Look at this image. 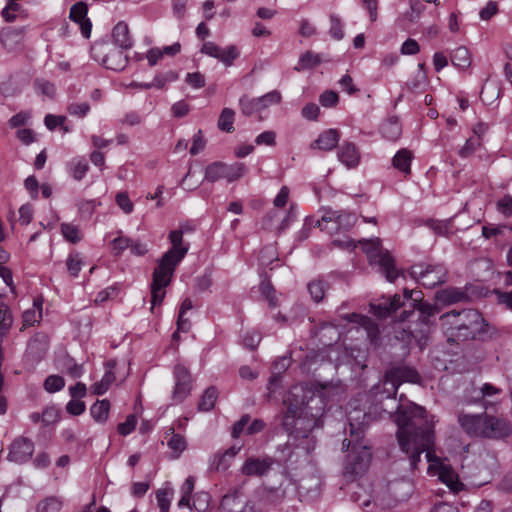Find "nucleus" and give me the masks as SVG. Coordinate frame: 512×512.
Listing matches in <instances>:
<instances>
[{"label":"nucleus","instance_id":"nucleus-10","mask_svg":"<svg viewBox=\"0 0 512 512\" xmlns=\"http://www.w3.org/2000/svg\"><path fill=\"white\" fill-rule=\"evenodd\" d=\"M356 216L345 211L326 210L321 220H317L316 225L321 230H348L354 226Z\"/></svg>","mask_w":512,"mask_h":512},{"label":"nucleus","instance_id":"nucleus-53","mask_svg":"<svg viewBox=\"0 0 512 512\" xmlns=\"http://www.w3.org/2000/svg\"><path fill=\"white\" fill-rule=\"evenodd\" d=\"M260 291L266 297L271 307H275L277 305L276 292L270 282L262 281L260 284Z\"/></svg>","mask_w":512,"mask_h":512},{"label":"nucleus","instance_id":"nucleus-1","mask_svg":"<svg viewBox=\"0 0 512 512\" xmlns=\"http://www.w3.org/2000/svg\"><path fill=\"white\" fill-rule=\"evenodd\" d=\"M395 422L398 426L399 447L409 456L411 466L415 468L421 459V454L426 452L429 473L437 475L439 480L452 491H459L461 483L457 473L433 451L434 416L429 417L422 406L408 402L397 406Z\"/></svg>","mask_w":512,"mask_h":512},{"label":"nucleus","instance_id":"nucleus-21","mask_svg":"<svg viewBox=\"0 0 512 512\" xmlns=\"http://www.w3.org/2000/svg\"><path fill=\"white\" fill-rule=\"evenodd\" d=\"M115 365L116 363L113 360H110L106 363L105 374L103 375L102 379L99 382H96L93 385H91V393L95 395H103L109 390L112 383L116 380L114 373Z\"/></svg>","mask_w":512,"mask_h":512},{"label":"nucleus","instance_id":"nucleus-25","mask_svg":"<svg viewBox=\"0 0 512 512\" xmlns=\"http://www.w3.org/2000/svg\"><path fill=\"white\" fill-rule=\"evenodd\" d=\"M88 170L89 164L84 157H74L68 163V173L76 181H81Z\"/></svg>","mask_w":512,"mask_h":512},{"label":"nucleus","instance_id":"nucleus-19","mask_svg":"<svg viewBox=\"0 0 512 512\" xmlns=\"http://www.w3.org/2000/svg\"><path fill=\"white\" fill-rule=\"evenodd\" d=\"M486 430L487 434L485 437L501 438L508 436L512 431V427L505 419L488 415V425Z\"/></svg>","mask_w":512,"mask_h":512},{"label":"nucleus","instance_id":"nucleus-23","mask_svg":"<svg viewBox=\"0 0 512 512\" xmlns=\"http://www.w3.org/2000/svg\"><path fill=\"white\" fill-rule=\"evenodd\" d=\"M241 447L232 446L223 454H217L213 457L210 469L215 471H225L230 467L231 460L238 454Z\"/></svg>","mask_w":512,"mask_h":512},{"label":"nucleus","instance_id":"nucleus-46","mask_svg":"<svg viewBox=\"0 0 512 512\" xmlns=\"http://www.w3.org/2000/svg\"><path fill=\"white\" fill-rule=\"evenodd\" d=\"M481 143L482 141L475 137L467 139L458 152L459 156L462 158L471 156L481 146Z\"/></svg>","mask_w":512,"mask_h":512},{"label":"nucleus","instance_id":"nucleus-15","mask_svg":"<svg viewBox=\"0 0 512 512\" xmlns=\"http://www.w3.org/2000/svg\"><path fill=\"white\" fill-rule=\"evenodd\" d=\"M272 464V459L268 457H249L243 463L240 472L248 477H263L270 471Z\"/></svg>","mask_w":512,"mask_h":512},{"label":"nucleus","instance_id":"nucleus-43","mask_svg":"<svg viewBox=\"0 0 512 512\" xmlns=\"http://www.w3.org/2000/svg\"><path fill=\"white\" fill-rule=\"evenodd\" d=\"M326 290V284L321 280H314L308 284V291L315 302L323 299Z\"/></svg>","mask_w":512,"mask_h":512},{"label":"nucleus","instance_id":"nucleus-24","mask_svg":"<svg viewBox=\"0 0 512 512\" xmlns=\"http://www.w3.org/2000/svg\"><path fill=\"white\" fill-rule=\"evenodd\" d=\"M114 42L122 49H130L133 46V41L129 34L128 25L125 22H119L113 29Z\"/></svg>","mask_w":512,"mask_h":512},{"label":"nucleus","instance_id":"nucleus-2","mask_svg":"<svg viewBox=\"0 0 512 512\" xmlns=\"http://www.w3.org/2000/svg\"><path fill=\"white\" fill-rule=\"evenodd\" d=\"M287 411L283 417L285 430L294 438H306L318 425L323 414V402L301 385L294 386L287 398Z\"/></svg>","mask_w":512,"mask_h":512},{"label":"nucleus","instance_id":"nucleus-45","mask_svg":"<svg viewBox=\"0 0 512 512\" xmlns=\"http://www.w3.org/2000/svg\"><path fill=\"white\" fill-rule=\"evenodd\" d=\"M240 107L244 115L250 116L256 112H260V106L257 102V98L249 99L245 96L240 98Z\"/></svg>","mask_w":512,"mask_h":512},{"label":"nucleus","instance_id":"nucleus-63","mask_svg":"<svg viewBox=\"0 0 512 512\" xmlns=\"http://www.w3.org/2000/svg\"><path fill=\"white\" fill-rule=\"evenodd\" d=\"M319 113L320 109L315 103L306 104L301 111L302 116L307 120H317Z\"/></svg>","mask_w":512,"mask_h":512},{"label":"nucleus","instance_id":"nucleus-52","mask_svg":"<svg viewBox=\"0 0 512 512\" xmlns=\"http://www.w3.org/2000/svg\"><path fill=\"white\" fill-rule=\"evenodd\" d=\"M338 101V94L333 90H327L319 96V102L325 108L336 106Z\"/></svg>","mask_w":512,"mask_h":512},{"label":"nucleus","instance_id":"nucleus-3","mask_svg":"<svg viewBox=\"0 0 512 512\" xmlns=\"http://www.w3.org/2000/svg\"><path fill=\"white\" fill-rule=\"evenodd\" d=\"M357 418H349L350 438L343 441V448L351 447L344 463V474L351 477L364 474L368 470L372 458L371 447L363 439V423L356 424L354 422Z\"/></svg>","mask_w":512,"mask_h":512},{"label":"nucleus","instance_id":"nucleus-59","mask_svg":"<svg viewBox=\"0 0 512 512\" xmlns=\"http://www.w3.org/2000/svg\"><path fill=\"white\" fill-rule=\"evenodd\" d=\"M185 82L194 89H199L205 86V78L199 72L188 73L185 77Z\"/></svg>","mask_w":512,"mask_h":512},{"label":"nucleus","instance_id":"nucleus-22","mask_svg":"<svg viewBox=\"0 0 512 512\" xmlns=\"http://www.w3.org/2000/svg\"><path fill=\"white\" fill-rule=\"evenodd\" d=\"M101 61L107 69L120 71L127 65L128 58L124 55L122 50L112 48L105 54Z\"/></svg>","mask_w":512,"mask_h":512},{"label":"nucleus","instance_id":"nucleus-48","mask_svg":"<svg viewBox=\"0 0 512 512\" xmlns=\"http://www.w3.org/2000/svg\"><path fill=\"white\" fill-rule=\"evenodd\" d=\"M61 232H62L63 236L65 237V239L72 243H77L81 240V235L79 233V229L72 224H67V223L62 224Z\"/></svg>","mask_w":512,"mask_h":512},{"label":"nucleus","instance_id":"nucleus-39","mask_svg":"<svg viewBox=\"0 0 512 512\" xmlns=\"http://www.w3.org/2000/svg\"><path fill=\"white\" fill-rule=\"evenodd\" d=\"M349 321L358 323L360 326H362L367 331L368 336H372L377 332L376 324L371 318L367 316L351 314L349 316Z\"/></svg>","mask_w":512,"mask_h":512},{"label":"nucleus","instance_id":"nucleus-9","mask_svg":"<svg viewBox=\"0 0 512 512\" xmlns=\"http://www.w3.org/2000/svg\"><path fill=\"white\" fill-rule=\"evenodd\" d=\"M173 269L157 265L152 275L151 284V310L155 306L160 305L165 297V287L170 284L171 278L174 274Z\"/></svg>","mask_w":512,"mask_h":512},{"label":"nucleus","instance_id":"nucleus-17","mask_svg":"<svg viewBox=\"0 0 512 512\" xmlns=\"http://www.w3.org/2000/svg\"><path fill=\"white\" fill-rule=\"evenodd\" d=\"M88 8L83 2H78L70 8L69 18L80 25L82 34L88 38L91 33L92 24L87 18Z\"/></svg>","mask_w":512,"mask_h":512},{"label":"nucleus","instance_id":"nucleus-28","mask_svg":"<svg viewBox=\"0 0 512 512\" xmlns=\"http://www.w3.org/2000/svg\"><path fill=\"white\" fill-rule=\"evenodd\" d=\"M110 402L107 399L96 401L90 408L93 419L98 423H105L108 420Z\"/></svg>","mask_w":512,"mask_h":512},{"label":"nucleus","instance_id":"nucleus-32","mask_svg":"<svg viewBox=\"0 0 512 512\" xmlns=\"http://www.w3.org/2000/svg\"><path fill=\"white\" fill-rule=\"evenodd\" d=\"M422 9L418 1H410V10L397 19L398 25L404 27L407 23L415 22L421 15Z\"/></svg>","mask_w":512,"mask_h":512},{"label":"nucleus","instance_id":"nucleus-7","mask_svg":"<svg viewBox=\"0 0 512 512\" xmlns=\"http://www.w3.org/2000/svg\"><path fill=\"white\" fill-rule=\"evenodd\" d=\"M246 172L243 163L225 164L222 162H214L205 168L204 179L208 182H216L219 180H226L233 182L241 178Z\"/></svg>","mask_w":512,"mask_h":512},{"label":"nucleus","instance_id":"nucleus-6","mask_svg":"<svg viewBox=\"0 0 512 512\" xmlns=\"http://www.w3.org/2000/svg\"><path fill=\"white\" fill-rule=\"evenodd\" d=\"M409 273L425 288H434L447 280V270L442 264L418 263L411 266Z\"/></svg>","mask_w":512,"mask_h":512},{"label":"nucleus","instance_id":"nucleus-11","mask_svg":"<svg viewBox=\"0 0 512 512\" xmlns=\"http://www.w3.org/2000/svg\"><path fill=\"white\" fill-rule=\"evenodd\" d=\"M420 379L421 377L415 369L401 366L393 368L386 373L384 385H390V388H387V392L390 396L396 394L398 387L402 383H419Z\"/></svg>","mask_w":512,"mask_h":512},{"label":"nucleus","instance_id":"nucleus-62","mask_svg":"<svg viewBox=\"0 0 512 512\" xmlns=\"http://www.w3.org/2000/svg\"><path fill=\"white\" fill-rule=\"evenodd\" d=\"M190 111V106L183 100L174 103L171 107V113L176 118L186 116Z\"/></svg>","mask_w":512,"mask_h":512},{"label":"nucleus","instance_id":"nucleus-30","mask_svg":"<svg viewBox=\"0 0 512 512\" xmlns=\"http://www.w3.org/2000/svg\"><path fill=\"white\" fill-rule=\"evenodd\" d=\"M412 160V154L407 149L399 150L395 156L393 157L392 163L393 166L399 171L409 174L410 173V165Z\"/></svg>","mask_w":512,"mask_h":512},{"label":"nucleus","instance_id":"nucleus-16","mask_svg":"<svg viewBox=\"0 0 512 512\" xmlns=\"http://www.w3.org/2000/svg\"><path fill=\"white\" fill-rule=\"evenodd\" d=\"M337 158L348 169H353L359 165L361 154L354 143L345 141L338 148Z\"/></svg>","mask_w":512,"mask_h":512},{"label":"nucleus","instance_id":"nucleus-49","mask_svg":"<svg viewBox=\"0 0 512 512\" xmlns=\"http://www.w3.org/2000/svg\"><path fill=\"white\" fill-rule=\"evenodd\" d=\"M497 211L504 217H510L512 215V196L504 195L501 199L496 202Z\"/></svg>","mask_w":512,"mask_h":512},{"label":"nucleus","instance_id":"nucleus-50","mask_svg":"<svg viewBox=\"0 0 512 512\" xmlns=\"http://www.w3.org/2000/svg\"><path fill=\"white\" fill-rule=\"evenodd\" d=\"M115 201L124 213L130 214L133 212L134 205L126 192L117 193Z\"/></svg>","mask_w":512,"mask_h":512},{"label":"nucleus","instance_id":"nucleus-33","mask_svg":"<svg viewBox=\"0 0 512 512\" xmlns=\"http://www.w3.org/2000/svg\"><path fill=\"white\" fill-rule=\"evenodd\" d=\"M84 264V258L79 252L70 253L66 260L67 270L72 277H77Z\"/></svg>","mask_w":512,"mask_h":512},{"label":"nucleus","instance_id":"nucleus-20","mask_svg":"<svg viewBox=\"0 0 512 512\" xmlns=\"http://www.w3.org/2000/svg\"><path fill=\"white\" fill-rule=\"evenodd\" d=\"M401 306H403L401 296L396 294L392 298L383 299L379 304H371V310L376 316L384 318L399 309Z\"/></svg>","mask_w":512,"mask_h":512},{"label":"nucleus","instance_id":"nucleus-4","mask_svg":"<svg viewBox=\"0 0 512 512\" xmlns=\"http://www.w3.org/2000/svg\"><path fill=\"white\" fill-rule=\"evenodd\" d=\"M440 322L447 341L458 342L474 338L482 330L483 318L475 310H453L442 315Z\"/></svg>","mask_w":512,"mask_h":512},{"label":"nucleus","instance_id":"nucleus-29","mask_svg":"<svg viewBox=\"0 0 512 512\" xmlns=\"http://www.w3.org/2000/svg\"><path fill=\"white\" fill-rule=\"evenodd\" d=\"M450 58L452 64L459 69L468 68L471 65L472 61L469 50L464 46L456 48L451 53Z\"/></svg>","mask_w":512,"mask_h":512},{"label":"nucleus","instance_id":"nucleus-8","mask_svg":"<svg viewBox=\"0 0 512 512\" xmlns=\"http://www.w3.org/2000/svg\"><path fill=\"white\" fill-rule=\"evenodd\" d=\"M169 239L172 243V247L163 254L158 261V265L175 270L188 252V247L182 245L183 233L181 230L171 231Z\"/></svg>","mask_w":512,"mask_h":512},{"label":"nucleus","instance_id":"nucleus-12","mask_svg":"<svg viewBox=\"0 0 512 512\" xmlns=\"http://www.w3.org/2000/svg\"><path fill=\"white\" fill-rule=\"evenodd\" d=\"M175 387L172 399L175 403H181L188 397L191 391V375L189 370L182 364L174 368Z\"/></svg>","mask_w":512,"mask_h":512},{"label":"nucleus","instance_id":"nucleus-37","mask_svg":"<svg viewBox=\"0 0 512 512\" xmlns=\"http://www.w3.org/2000/svg\"><path fill=\"white\" fill-rule=\"evenodd\" d=\"M173 498L172 488H163L156 492L157 504L160 512H169L170 504Z\"/></svg>","mask_w":512,"mask_h":512},{"label":"nucleus","instance_id":"nucleus-13","mask_svg":"<svg viewBox=\"0 0 512 512\" xmlns=\"http://www.w3.org/2000/svg\"><path fill=\"white\" fill-rule=\"evenodd\" d=\"M34 443L26 437L16 438L9 446L8 460L18 464L27 462L33 455Z\"/></svg>","mask_w":512,"mask_h":512},{"label":"nucleus","instance_id":"nucleus-40","mask_svg":"<svg viewBox=\"0 0 512 512\" xmlns=\"http://www.w3.org/2000/svg\"><path fill=\"white\" fill-rule=\"evenodd\" d=\"M282 96L279 91L273 90L266 93L265 95L258 97L257 102L260 106L261 111L268 108L269 106L278 104L281 102Z\"/></svg>","mask_w":512,"mask_h":512},{"label":"nucleus","instance_id":"nucleus-61","mask_svg":"<svg viewBox=\"0 0 512 512\" xmlns=\"http://www.w3.org/2000/svg\"><path fill=\"white\" fill-rule=\"evenodd\" d=\"M420 51L419 44L414 39H407L400 48V53L402 55H415Z\"/></svg>","mask_w":512,"mask_h":512},{"label":"nucleus","instance_id":"nucleus-42","mask_svg":"<svg viewBox=\"0 0 512 512\" xmlns=\"http://www.w3.org/2000/svg\"><path fill=\"white\" fill-rule=\"evenodd\" d=\"M65 386L64 379L59 375H50L44 382V389L49 393H55L62 390Z\"/></svg>","mask_w":512,"mask_h":512},{"label":"nucleus","instance_id":"nucleus-47","mask_svg":"<svg viewBox=\"0 0 512 512\" xmlns=\"http://www.w3.org/2000/svg\"><path fill=\"white\" fill-rule=\"evenodd\" d=\"M167 445L178 457L186 449V440L183 436L173 433L167 441Z\"/></svg>","mask_w":512,"mask_h":512},{"label":"nucleus","instance_id":"nucleus-57","mask_svg":"<svg viewBox=\"0 0 512 512\" xmlns=\"http://www.w3.org/2000/svg\"><path fill=\"white\" fill-rule=\"evenodd\" d=\"M137 420L134 415L127 416L125 422L120 423L117 427L118 433L122 436L129 435L136 427Z\"/></svg>","mask_w":512,"mask_h":512},{"label":"nucleus","instance_id":"nucleus-18","mask_svg":"<svg viewBox=\"0 0 512 512\" xmlns=\"http://www.w3.org/2000/svg\"><path fill=\"white\" fill-rule=\"evenodd\" d=\"M339 140V132L336 129H328L323 131L318 138L310 144V148L331 151L337 146Z\"/></svg>","mask_w":512,"mask_h":512},{"label":"nucleus","instance_id":"nucleus-41","mask_svg":"<svg viewBox=\"0 0 512 512\" xmlns=\"http://www.w3.org/2000/svg\"><path fill=\"white\" fill-rule=\"evenodd\" d=\"M320 63L319 55L314 54L312 52L304 53L298 62V66L295 67L296 70L308 69L315 67Z\"/></svg>","mask_w":512,"mask_h":512},{"label":"nucleus","instance_id":"nucleus-35","mask_svg":"<svg viewBox=\"0 0 512 512\" xmlns=\"http://www.w3.org/2000/svg\"><path fill=\"white\" fill-rule=\"evenodd\" d=\"M217 397L218 393L214 387L207 388L199 402V410L204 412L210 411L214 407Z\"/></svg>","mask_w":512,"mask_h":512},{"label":"nucleus","instance_id":"nucleus-54","mask_svg":"<svg viewBox=\"0 0 512 512\" xmlns=\"http://www.w3.org/2000/svg\"><path fill=\"white\" fill-rule=\"evenodd\" d=\"M90 110V105L87 102L71 103L68 106V112L70 115L83 118Z\"/></svg>","mask_w":512,"mask_h":512},{"label":"nucleus","instance_id":"nucleus-55","mask_svg":"<svg viewBox=\"0 0 512 512\" xmlns=\"http://www.w3.org/2000/svg\"><path fill=\"white\" fill-rule=\"evenodd\" d=\"M330 34L336 40H341L344 36L343 24L338 16L331 15L330 17Z\"/></svg>","mask_w":512,"mask_h":512},{"label":"nucleus","instance_id":"nucleus-36","mask_svg":"<svg viewBox=\"0 0 512 512\" xmlns=\"http://www.w3.org/2000/svg\"><path fill=\"white\" fill-rule=\"evenodd\" d=\"M463 294L454 288L439 290L436 293V299L444 304H452L460 301Z\"/></svg>","mask_w":512,"mask_h":512},{"label":"nucleus","instance_id":"nucleus-34","mask_svg":"<svg viewBox=\"0 0 512 512\" xmlns=\"http://www.w3.org/2000/svg\"><path fill=\"white\" fill-rule=\"evenodd\" d=\"M177 79H178V73L171 70L164 74L155 76L153 82L145 84L142 87L145 89H150L152 87L162 89L167 83L174 82Z\"/></svg>","mask_w":512,"mask_h":512},{"label":"nucleus","instance_id":"nucleus-51","mask_svg":"<svg viewBox=\"0 0 512 512\" xmlns=\"http://www.w3.org/2000/svg\"><path fill=\"white\" fill-rule=\"evenodd\" d=\"M238 55L239 53L235 46H228L226 48H222L218 59L226 66H231Z\"/></svg>","mask_w":512,"mask_h":512},{"label":"nucleus","instance_id":"nucleus-26","mask_svg":"<svg viewBox=\"0 0 512 512\" xmlns=\"http://www.w3.org/2000/svg\"><path fill=\"white\" fill-rule=\"evenodd\" d=\"M23 38V31L18 29H7L1 34V44L7 51H14L18 48Z\"/></svg>","mask_w":512,"mask_h":512},{"label":"nucleus","instance_id":"nucleus-27","mask_svg":"<svg viewBox=\"0 0 512 512\" xmlns=\"http://www.w3.org/2000/svg\"><path fill=\"white\" fill-rule=\"evenodd\" d=\"M23 326H33L40 322L42 318V300L35 299L33 306L24 311L23 315Z\"/></svg>","mask_w":512,"mask_h":512},{"label":"nucleus","instance_id":"nucleus-31","mask_svg":"<svg viewBox=\"0 0 512 512\" xmlns=\"http://www.w3.org/2000/svg\"><path fill=\"white\" fill-rule=\"evenodd\" d=\"M381 132L383 136L390 140L395 141L397 140L402 133L401 125L396 118H390L385 123H383L381 127Z\"/></svg>","mask_w":512,"mask_h":512},{"label":"nucleus","instance_id":"nucleus-58","mask_svg":"<svg viewBox=\"0 0 512 512\" xmlns=\"http://www.w3.org/2000/svg\"><path fill=\"white\" fill-rule=\"evenodd\" d=\"M36 89L39 93H41L44 96H47L49 98H52L55 94V87L54 85L44 79H39L35 83Z\"/></svg>","mask_w":512,"mask_h":512},{"label":"nucleus","instance_id":"nucleus-14","mask_svg":"<svg viewBox=\"0 0 512 512\" xmlns=\"http://www.w3.org/2000/svg\"><path fill=\"white\" fill-rule=\"evenodd\" d=\"M459 423L465 432L471 436L485 437L487 434L488 415L461 414Z\"/></svg>","mask_w":512,"mask_h":512},{"label":"nucleus","instance_id":"nucleus-56","mask_svg":"<svg viewBox=\"0 0 512 512\" xmlns=\"http://www.w3.org/2000/svg\"><path fill=\"white\" fill-rule=\"evenodd\" d=\"M19 0H8L7 5L2 10V16L7 22H13L16 19V15H10V12H19L21 6L18 4Z\"/></svg>","mask_w":512,"mask_h":512},{"label":"nucleus","instance_id":"nucleus-44","mask_svg":"<svg viewBox=\"0 0 512 512\" xmlns=\"http://www.w3.org/2000/svg\"><path fill=\"white\" fill-rule=\"evenodd\" d=\"M62 502L56 497L46 498L37 506V512H59Z\"/></svg>","mask_w":512,"mask_h":512},{"label":"nucleus","instance_id":"nucleus-5","mask_svg":"<svg viewBox=\"0 0 512 512\" xmlns=\"http://www.w3.org/2000/svg\"><path fill=\"white\" fill-rule=\"evenodd\" d=\"M361 244L370 263L377 264L386 279L393 282L399 276V272L395 267L393 257L387 251L382 250L380 239L365 240Z\"/></svg>","mask_w":512,"mask_h":512},{"label":"nucleus","instance_id":"nucleus-60","mask_svg":"<svg viewBox=\"0 0 512 512\" xmlns=\"http://www.w3.org/2000/svg\"><path fill=\"white\" fill-rule=\"evenodd\" d=\"M411 300L413 302V308L422 302L423 293L420 290H409L404 289L403 295L401 296V301Z\"/></svg>","mask_w":512,"mask_h":512},{"label":"nucleus","instance_id":"nucleus-64","mask_svg":"<svg viewBox=\"0 0 512 512\" xmlns=\"http://www.w3.org/2000/svg\"><path fill=\"white\" fill-rule=\"evenodd\" d=\"M85 403L80 399H72L66 405V410L72 415H81L85 411Z\"/></svg>","mask_w":512,"mask_h":512},{"label":"nucleus","instance_id":"nucleus-38","mask_svg":"<svg viewBox=\"0 0 512 512\" xmlns=\"http://www.w3.org/2000/svg\"><path fill=\"white\" fill-rule=\"evenodd\" d=\"M234 115L235 112L230 108H224L218 119V128L225 132H232L234 130Z\"/></svg>","mask_w":512,"mask_h":512}]
</instances>
